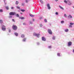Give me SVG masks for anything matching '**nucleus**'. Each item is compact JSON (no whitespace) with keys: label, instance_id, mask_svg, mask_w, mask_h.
<instances>
[{"label":"nucleus","instance_id":"nucleus-10","mask_svg":"<svg viewBox=\"0 0 74 74\" xmlns=\"http://www.w3.org/2000/svg\"><path fill=\"white\" fill-rule=\"evenodd\" d=\"M52 39L53 40H55L56 39V36H53L52 37Z\"/></svg>","mask_w":74,"mask_h":74},{"label":"nucleus","instance_id":"nucleus-49","mask_svg":"<svg viewBox=\"0 0 74 74\" xmlns=\"http://www.w3.org/2000/svg\"><path fill=\"white\" fill-rule=\"evenodd\" d=\"M3 1H4V3H5V1H6V0H4Z\"/></svg>","mask_w":74,"mask_h":74},{"label":"nucleus","instance_id":"nucleus-50","mask_svg":"<svg viewBox=\"0 0 74 74\" xmlns=\"http://www.w3.org/2000/svg\"><path fill=\"white\" fill-rule=\"evenodd\" d=\"M58 0H55V1L56 2H57V1H58Z\"/></svg>","mask_w":74,"mask_h":74},{"label":"nucleus","instance_id":"nucleus-32","mask_svg":"<svg viewBox=\"0 0 74 74\" xmlns=\"http://www.w3.org/2000/svg\"><path fill=\"white\" fill-rule=\"evenodd\" d=\"M57 55L58 56H60V53H57Z\"/></svg>","mask_w":74,"mask_h":74},{"label":"nucleus","instance_id":"nucleus-2","mask_svg":"<svg viewBox=\"0 0 74 74\" xmlns=\"http://www.w3.org/2000/svg\"><path fill=\"white\" fill-rule=\"evenodd\" d=\"M10 15H16V13L15 12H11L9 13Z\"/></svg>","mask_w":74,"mask_h":74},{"label":"nucleus","instance_id":"nucleus-12","mask_svg":"<svg viewBox=\"0 0 74 74\" xmlns=\"http://www.w3.org/2000/svg\"><path fill=\"white\" fill-rule=\"evenodd\" d=\"M47 48H49V49H51V48H52V46L51 45L49 46H48Z\"/></svg>","mask_w":74,"mask_h":74},{"label":"nucleus","instance_id":"nucleus-44","mask_svg":"<svg viewBox=\"0 0 74 74\" xmlns=\"http://www.w3.org/2000/svg\"><path fill=\"white\" fill-rule=\"evenodd\" d=\"M23 25H26V23H23Z\"/></svg>","mask_w":74,"mask_h":74},{"label":"nucleus","instance_id":"nucleus-34","mask_svg":"<svg viewBox=\"0 0 74 74\" xmlns=\"http://www.w3.org/2000/svg\"><path fill=\"white\" fill-rule=\"evenodd\" d=\"M64 2L66 3H67V1L66 0L64 1Z\"/></svg>","mask_w":74,"mask_h":74},{"label":"nucleus","instance_id":"nucleus-3","mask_svg":"<svg viewBox=\"0 0 74 74\" xmlns=\"http://www.w3.org/2000/svg\"><path fill=\"white\" fill-rule=\"evenodd\" d=\"M12 28L13 30H17V26L15 25H13L12 26Z\"/></svg>","mask_w":74,"mask_h":74},{"label":"nucleus","instance_id":"nucleus-26","mask_svg":"<svg viewBox=\"0 0 74 74\" xmlns=\"http://www.w3.org/2000/svg\"><path fill=\"white\" fill-rule=\"evenodd\" d=\"M29 0H25L26 3H28V2L29 1Z\"/></svg>","mask_w":74,"mask_h":74},{"label":"nucleus","instance_id":"nucleus-48","mask_svg":"<svg viewBox=\"0 0 74 74\" xmlns=\"http://www.w3.org/2000/svg\"><path fill=\"white\" fill-rule=\"evenodd\" d=\"M9 32H11V30H10V29L9 30Z\"/></svg>","mask_w":74,"mask_h":74},{"label":"nucleus","instance_id":"nucleus-45","mask_svg":"<svg viewBox=\"0 0 74 74\" xmlns=\"http://www.w3.org/2000/svg\"><path fill=\"white\" fill-rule=\"evenodd\" d=\"M14 7H11V9H12V10H13V9H14Z\"/></svg>","mask_w":74,"mask_h":74},{"label":"nucleus","instance_id":"nucleus-41","mask_svg":"<svg viewBox=\"0 0 74 74\" xmlns=\"http://www.w3.org/2000/svg\"><path fill=\"white\" fill-rule=\"evenodd\" d=\"M29 23L30 24H33V22L32 21H30Z\"/></svg>","mask_w":74,"mask_h":74},{"label":"nucleus","instance_id":"nucleus-21","mask_svg":"<svg viewBox=\"0 0 74 74\" xmlns=\"http://www.w3.org/2000/svg\"><path fill=\"white\" fill-rule=\"evenodd\" d=\"M5 8H6V10H9V8L8 7L6 6L5 7Z\"/></svg>","mask_w":74,"mask_h":74},{"label":"nucleus","instance_id":"nucleus-36","mask_svg":"<svg viewBox=\"0 0 74 74\" xmlns=\"http://www.w3.org/2000/svg\"><path fill=\"white\" fill-rule=\"evenodd\" d=\"M69 27H73V26L71 25H69Z\"/></svg>","mask_w":74,"mask_h":74},{"label":"nucleus","instance_id":"nucleus-16","mask_svg":"<svg viewBox=\"0 0 74 74\" xmlns=\"http://www.w3.org/2000/svg\"><path fill=\"white\" fill-rule=\"evenodd\" d=\"M59 7L61 8L62 10H64V8H63L61 6L59 5Z\"/></svg>","mask_w":74,"mask_h":74},{"label":"nucleus","instance_id":"nucleus-22","mask_svg":"<svg viewBox=\"0 0 74 74\" xmlns=\"http://www.w3.org/2000/svg\"><path fill=\"white\" fill-rule=\"evenodd\" d=\"M3 20H0V23H3Z\"/></svg>","mask_w":74,"mask_h":74},{"label":"nucleus","instance_id":"nucleus-52","mask_svg":"<svg viewBox=\"0 0 74 74\" xmlns=\"http://www.w3.org/2000/svg\"><path fill=\"white\" fill-rule=\"evenodd\" d=\"M73 8L74 9V6H73Z\"/></svg>","mask_w":74,"mask_h":74},{"label":"nucleus","instance_id":"nucleus-20","mask_svg":"<svg viewBox=\"0 0 74 74\" xmlns=\"http://www.w3.org/2000/svg\"><path fill=\"white\" fill-rule=\"evenodd\" d=\"M3 12V10L2 9H0V12Z\"/></svg>","mask_w":74,"mask_h":74},{"label":"nucleus","instance_id":"nucleus-31","mask_svg":"<svg viewBox=\"0 0 74 74\" xmlns=\"http://www.w3.org/2000/svg\"><path fill=\"white\" fill-rule=\"evenodd\" d=\"M64 16L66 18H67V15L66 14H64Z\"/></svg>","mask_w":74,"mask_h":74},{"label":"nucleus","instance_id":"nucleus-15","mask_svg":"<svg viewBox=\"0 0 74 74\" xmlns=\"http://www.w3.org/2000/svg\"><path fill=\"white\" fill-rule=\"evenodd\" d=\"M21 37L22 38H24L25 37V35L24 34H22L21 35Z\"/></svg>","mask_w":74,"mask_h":74},{"label":"nucleus","instance_id":"nucleus-38","mask_svg":"<svg viewBox=\"0 0 74 74\" xmlns=\"http://www.w3.org/2000/svg\"><path fill=\"white\" fill-rule=\"evenodd\" d=\"M73 24H74V23H70V25H73Z\"/></svg>","mask_w":74,"mask_h":74},{"label":"nucleus","instance_id":"nucleus-18","mask_svg":"<svg viewBox=\"0 0 74 74\" xmlns=\"http://www.w3.org/2000/svg\"><path fill=\"white\" fill-rule=\"evenodd\" d=\"M15 4L16 5H18V4H19V2H18V1H16Z\"/></svg>","mask_w":74,"mask_h":74},{"label":"nucleus","instance_id":"nucleus-27","mask_svg":"<svg viewBox=\"0 0 74 74\" xmlns=\"http://www.w3.org/2000/svg\"><path fill=\"white\" fill-rule=\"evenodd\" d=\"M47 8H48V10H50V9H51V7H50V6H48V7H47Z\"/></svg>","mask_w":74,"mask_h":74},{"label":"nucleus","instance_id":"nucleus-25","mask_svg":"<svg viewBox=\"0 0 74 74\" xmlns=\"http://www.w3.org/2000/svg\"><path fill=\"white\" fill-rule=\"evenodd\" d=\"M17 17H19V14H16V15Z\"/></svg>","mask_w":74,"mask_h":74},{"label":"nucleus","instance_id":"nucleus-17","mask_svg":"<svg viewBox=\"0 0 74 74\" xmlns=\"http://www.w3.org/2000/svg\"><path fill=\"white\" fill-rule=\"evenodd\" d=\"M30 16H31V17H34V15L33 14H29Z\"/></svg>","mask_w":74,"mask_h":74},{"label":"nucleus","instance_id":"nucleus-1","mask_svg":"<svg viewBox=\"0 0 74 74\" xmlns=\"http://www.w3.org/2000/svg\"><path fill=\"white\" fill-rule=\"evenodd\" d=\"M33 35L34 36H36L38 37V38H39L40 37V34H37L36 32H34L33 34Z\"/></svg>","mask_w":74,"mask_h":74},{"label":"nucleus","instance_id":"nucleus-33","mask_svg":"<svg viewBox=\"0 0 74 74\" xmlns=\"http://www.w3.org/2000/svg\"><path fill=\"white\" fill-rule=\"evenodd\" d=\"M9 18H12V16H9Z\"/></svg>","mask_w":74,"mask_h":74},{"label":"nucleus","instance_id":"nucleus-6","mask_svg":"<svg viewBox=\"0 0 74 74\" xmlns=\"http://www.w3.org/2000/svg\"><path fill=\"white\" fill-rule=\"evenodd\" d=\"M2 29L3 31H5V27L4 25H3L2 27Z\"/></svg>","mask_w":74,"mask_h":74},{"label":"nucleus","instance_id":"nucleus-14","mask_svg":"<svg viewBox=\"0 0 74 74\" xmlns=\"http://www.w3.org/2000/svg\"><path fill=\"white\" fill-rule=\"evenodd\" d=\"M14 34L15 36H18V33L15 32L14 33Z\"/></svg>","mask_w":74,"mask_h":74},{"label":"nucleus","instance_id":"nucleus-39","mask_svg":"<svg viewBox=\"0 0 74 74\" xmlns=\"http://www.w3.org/2000/svg\"><path fill=\"white\" fill-rule=\"evenodd\" d=\"M40 26L41 27H42V24H40Z\"/></svg>","mask_w":74,"mask_h":74},{"label":"nucleus","instance_id":"nucleus-40","mask_svg":"<svg viewBox=\"0 0 74 74\" xmlns=\"http://www.w3.org/2000/svg\"><path fill=\"white\" fill-rule=\"evenodd\" d=\"M12 21H13L14 22H15V20H14V19H12Z\"/></svg>","mask_w":74,"mask_h":74},{"label":"nucleus","instance_id":"nucleus-43","mask_svg":"<svg viewBox=\"0 0 74 74\" xmlns=\"http://www.w3.org/2000/svg\"><path fill=\"white\" fill-rule=\"evenodd\" d=\"M24 5L25 4L23 3L22 4V6H24Z\"/></svg>","mask_w":74,"mask_h":74},{"label":"nucleus","instance_id":"nucleus-11","mask_svg":"<svg viewBox=\"0 0 74 74\" xmlns=\"http://www.w3.org/2000/svg\"><path fill=\"white\" fill-rule=\"evenodd\" d=\"M26 38H25L23 39L22 41L23 42H26Z\"/></svg>","mask_w":74,"mask_h":74},{"label":"nucleus","instance_id":"nucleus-53","mask_svg":"<svg viewBox=\"0 0 74 74\" xmlns=\"http://www.w3.org/2000/svg\"><path fill=\"white\" fill-rule=\"evenodd\" d=\"M18 11L19 12V10H18Z\"/></svg>","mask_w":74,"mask_h":74},{"label":"nucleus","instance_id":"nucleus-35","mask_svg":"<svg viewBox=\"0 0 74 74\" xmlns=\"http://www.w3.org/2000/svg\"><path fill=\"white\" fill-rule=\"evenodd\" d=\"M24 17H21V18H20V19H24Z\"/></svg>","mask_w":74,"mask_h":74},{"label":"nucleus","instance_id":"nucleus-19","mask_svg":"<svg viewBox=\"0 0 74 74\" xmlns=\"http://www.w3.org/2000/svg\"><path fill=\"white\" fill-rule=\"evenodd\" d=\"M40 1L42 4H43L44 3V2L42 0H40Z\"/></svg>","mask_w":74,"mask_h":74},{"label":"nucleus","instance_id":"nucleus-7","mask_svg":"<svg viewBox=\"0 0 74 74\" xmlns=\"http://www.w3.org/2000/svg\"><path fill=\"white\" fill-rule=\"evenodd\" d=\"M68 18L69 19H73V16L71 14H69V15L68 16Z\"/></svg>","mask_w":74,"mask_h":74},{"label":"nucleus","instance_id":"nucleus-46","mask_svg":"<svg viewBox=\"0 0 74 74\" xmlns=\"http://www.w3.org/2000/svg\"><path fill=\"white\" fill-rule=\"evenodd\" d=\"M4 3L5 4V5H6V4H7V3L5 2H4Z\"/></svg>","mask_w":74,"mask_h":74},{"label":"nucleus","instance_id":"nucleus-13","mask_svg":"<svg viewBox=\"0 0 74 74\" xmlns=\"http://www.w3.org/2000/svg\"><path fill=\"white\" fill-rule=\"evenodd\" d=\"M68 5H71V2L70 1H69L68 2Z\"/></svg>","mask_w":74,"mask_h":74},{"label":"nucleus","instance_id":"nucleus-24","mask_svg":"<svg viewBox=\"0 0 74 74\" xmlns=\"http://www.w3.org/2000/svg\"><path fill=\"white\" fill-rule=\"evenodd\" d=\"M21 11L22 12H24V11H25V10L24 9H21Z\"/></svg>","mask_w":74,"mask_h":74},{"label":"nucleus","instance_id":"nucleus-42","mask_svg":"<svg viewBox=\"0 0 74 74\" xmlns=\"http://www.w3.org/2000/svg\"><path fill=\"white\" fill-rule=\"evenodd\" d=\"M55 14H56V15H58V12H56L55 13Z\"/></svg>","mask_w":74,"mask_h":74},{"label":"nucleus","instance_id":"nucleus-23","mask_svg":"<svg viewBox=\"0 0 74 74\" xmlns=\"http://www.w3.org/2000/svg\"><path fill=\"white\" fill-rule=\"evenodd\" d=\"M44 21H45V23H47V19H45Z\"/></svg>","mask_w":74,"mask_h":74},{"label":"nucleus","instance_id":"nucleus-47","mask_svg":"<svg viewBox=\"0 0 74 74\" xmlns=\"http://www.w3.org/2000/svg\"><path fill=\"white\" fill-rule=\"evenodd\" d=\"M32 21H33V22L34 21V19L33 18L32 19Z\"/></svg>","mask_w":74,"mask_h":74},{"label":"nucleus","instance_id":"nucleus-30","mask_svg":"<svg viewBox=\"0 0 74 74\" xmlns=\"http://www.w3.org/2000/svg\"><path fill=\"white\" fill-rule=\"evenodd\" d=\"M64 21H61V23L62 24L64 23Z\"/></svg>","mask_w":74,"mask_h":74},{"label":"nucleus","instance_id":"nucleus-28","mask_svg":"<svg viewBox=\"0 0 74 74\" xmlns=\"http://www.w3.org/2000/svg\"><path fill=\"white\" fill-rule=\"evenodd\" d=\"M50 6V5H49V3H48L47 4V6L48 7H49Z\"/></svg>","mask_w":74,"mask_h":74},{"label":"nucleus","instance_id":"nucleus-9","mask_svg":"<svg viewBox=\"0 0 74 74\" xmlns=\"http://www.w3.org/2000/svg\"><path fill=\"white\" fill-rule=\"evenodd\" d=\"M64 32H66V33H67V32H69V29H64Z\"/></svg>","mask_w":74,"mask_h":74},{"label":"nucleus","instance_id":"nucleus-8","mask_svg":"<svg viewBox=\"0 0 74 74\" xmlns=\"http://www.w3.org/2000/svg\"><path fill=\"white\" fill-rule=\"evenodd\" d=\"M42 40L44 41H46V38H45L44 37H42Z\"/></svg>","mask_w":74,"mask_h":74},{"label":"nucleus","instance_id":"nucleus-4","mask_svg":"<svg viewBox=\"0 0 74 74\" xmlns=\"http://www.w3.org/2000/svg\"><path fill=\"white\" fill-rule=\"evenodd\" d=\"M48 32L50 34H52V32L51 30L50 29H48Z\"/></svg>","mask_w":74,"mask_h":74},{"label":"nucleus","instance_id":"nucleus-37","mask_svg":"<svg viewBox=\"0 0 74 74\" xmlns=\"http://www.w3.org/2000/svg\"><path fill=\"white\" fill-rule=\"evenodd\" d=\"M37 44L38 45H40V43H39V42H37Z\"/></svg>","mask_w":74,"mask_h":74},{"label":"nucleus","instance_id":"nucleus-5","mask_svg":"<svg viewBox=\"0 0 74 74\" xmlns=\"http://www.w3.org/2000/svg\"><path fill=\"white\" fill-rule=\"evenodd\" d=\"M72 45V42H69L68 44V46L70 47Z\"/></svg>","mask_w":74,"mask_h":74},{"label":"nucleus","instance_id":"nucleus-29","mask_svg":"<svg viewBox=\"0 0 74 74\" xmlns=\"http://www.w3.org/2000/svg\"><path fill=\"white\" fill-rule=\"evenodd\" d=\"M16 8L17 9H19V10H20V8L19 7L17 6L16 7Z\"/></svg>","mask_w":74,"mask_h":74},{"label":"nucleus","instance_id":"nucleus-51","mask_svg":"<svg viewBox=\"0 0 74 74\" xmlns=\"http://www.w3.org/2000/svg\"><path fill=\"white\" fill-rule=\"evenodd\" d=\"M21 14L22 15L23 14V13H21Z\"/></svg>","mask_w":74,"mask_h":74}]
</instances>
